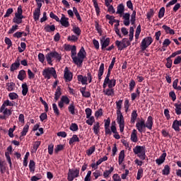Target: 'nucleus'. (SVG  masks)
I'll use <instances>...</instances> for the list:
<instances>
[{"label":"nucleus","instance_id":"nucleus-1","mask_svg":"<svg viewBox=\"0 0 181 181\" xmlns=\"http://www.w3.org/2000/svg\"><path fill=\"white\" fill-rule=\"evenodd\" d=\"M76 54L78 57L76 56ZM86 54H87V53L86 52L83 47H81L80 51L77 54L76 46H72L71 49V57L74 64H76V66L81 67L83 65V62H84V59H86Z\"/></svg>","mask_w":181,"mask_h":181},{"label":"nucleus","instance_id":"nucleus-2","mask_svg":"<svg viewBox=\"0 0 181 181\" xmlns=\"http://www.w3.org/2000/svg\"><path fill=\"white\" fill-rule=\"evenodd\" d=\"M45 59L48 64L52 65V63H53V60H52V59H56L58 62H60V60H62V54H59L56 51L51 52L45 55Z\"/></svg>","mask_w":181,"mask_h":181},{"label":"nucleus","instance_id":"nucleus-3","mask_svg":"<svg viewBox=\"0 0 181 181\" xmlns=\"http://www.w3.org/2000/svg\"><path fill=\"white\" fill-rule=\"evenodd\" d=\"M134 155H137L138 158L141 160H145L146 155L145 154V147L141 146H136L133 148Z\"/></svg>","mask_w":181,"mask_h":181},{"label":"nucleus","instance_id":"nucleus-4","mask_svg":"<svg viewBox=\"0 0 181 181\" xmlns=\"http://www.w3.org/2000/svg\"><path fill=\"white\" fill-rule=\"evenodd\" d=\"M42 76L45 77V78H47V80H50V77H52V76H53L54 78H57L56 70L53 67L45 69L42 71Z\"/></svg>","mask_w":181,"mask_h":181},{"label":"nucleus","instance_id":"nucleus-5","mask_svg":"<svg viewBox=\"0 0 181 181\" xmlns=\"http://www.w3.org/2000/svg\"><path fill=\"white\" fill-rule=\"evenodd\" d=\"M115 45L117 47L118 50H123L125 47L131 46V42H129L127 38H124L122 41L116 40Z\"/></svg>","mask_w":181,"mask_h":181},{"label":"nucleus","instance_id":"nucleus-6","mask_svg":"<svg viewBox=\"0 0 181 181\" xmlns=\"http://www.w3.org/2000/svg\"><path fill=\"white\" fill-rule=\"evenodd\" d=\"M80 175V170L79 169H75V170H69L68 173V180L69 181H73L74 180V178L78 177Z\"/></svg>","mask_w":181,"mask_h":181},{"label":"nucleus","instance_id":"nucleus-7","mask_svg":"<svg viewBox=\"0 0 181 181\" xmlns=\"http://www.w3.org/2000/svg\"><path fill=\"white\" fill-rule=\"evenodd\" d=\"M153 40H152V37H147L144 38L141 44V50H146L147 47L152 44Z\"/></svg>","mask_w":181,"mask_h":181},{"label":"nucleus","instance_id":"nucleus-8","mask_svg":"<svg viewBox=\"0 0 181 181\" xmlns=\"http://www.w3.org/2000/svg\"><path fill=\"white\" fill-rule=\"evenodd\" d=\"M64 78L66 81H71L73 80V74L69 70L68 67H66L64 69Z\"/></svg>","mask_w":181,"mask_h":181},{"label":"nucleus","instance_id":"nucleus-9","mask_svg":"<svg viewBox=\"0 0 181 181\" xmlns=\"http://www.w3.org/2000/svg\"><path fill=\"white\" fill-rule=\"evenodd\" d=\"M59 22L61 25L64 28H69V26H70V23H69V18H66V16H64V14L62 15V18Z\"/></svg>","mask_w":181,"mask_h":181},{"label":"nucleus","instance_id":"nucleus-10","mask_svg":"<svg viewBox=\"0 0 181 181\" xmlns=\"http://www.w3.org/2000/svg\"><path fill=\"white\" fill-rule=\"evenodd\" d=\"M100 45L102 46V50H104L105 47H107V46L110 45V37L105 39V37H103V39L100 40Z\"/></svg>","mask_w":181,"mask_h":181},{"label":"nucleus","instance_id":"nucleus-11","mask_svg":"<svg viewBox=\"0 0 181 181\" xmlns=\"http://www.w3.org/2000/svg\"><path fill=\"white\" fill-rule=\"evenodd\" d=\"M136 127L140 134H142V132H144V128H146L145 126V122L144 120L137 122L136 124Z\"/></svg>","mask_w":181,"mask_h":181},{"label":"nucleus","instance_id":"nucleus-12","mask_svg":"<svg viewBox=\"0 0 181 181\" xmlns=\"http://www.w3.org/2000/svg\"><path fill=\"white\" fill-rule=\"evenodd\" d=\"M129 18H131V15L129 13H126L123 15V19H124L123 23L124 26H129Z\"/></svg>","mask_w":181,"mask_h":181},{"label":"nucleus","instance_id":"nucleus-13","mask_svg":"<svg viewBox=\"0 0 181 181\" xmlns=\"http://www.w3.org/2000/svg\"><path fill=\"white\" fill-rule=\"evenodd\" d=\"M152 125H153V119L152 118V116H149L145 124V127L148 129H152Z\"/></svg>","mask_w":181,"mask_h":181},{"label":"nucleus","instance_id":"nucleus-14","mask_svg":"<svg viewBox=\"0 0 181 181\" xmlns=\"http://www.w3.org/2000/svg\"><path fill=\"white\" fill-rule=\"evenodd\" d=\"M15 105V103L13 102L9 101V100H6L4 101L3 105L1 107V111L2 112V110H5L6 107H13Z\"/></svg>","mask_w":181,"mask_h":181},{"label":"nucleus","instance_id":"nucleus-15","mask_svg":"<svg viewBox=\"0 0 181 181\" xmlns=\"http://www.w3.org/2000/svg\"><path fill=\"white\" fill-rule=\"evenodd\" d=\"M20 66H21V62H19V60L16 61L11 66V68H10L11 71H15V70H18Z\"/></svg>","mask_w":181,"mask_h":181},{"label":"nucleus","instance_id":"nucleus-16","mask_svg":"<svg viewBox=\"0 0 181 181\" xmlns=\"http://www.w3.org/2000/svg\"><path fill=\"white\" fill-rule=\"evenodd\" d=\"M103 74H104V64L103 63H102L100 64V66L98 70V77L99 81H101V78H103V77H102Z\"/></svg>","mask_w":181,"mask_h":181},{"label":"nucleus","instance_id":"nucleus-17","mask_svg":"<svg viewBox=\"0 0 181 181\" xmlns=\"http://www.w3.org/2000/svg\"><path fill=\"white\" fill-rule=\"evenodd\" d=\"M166 159V153H163L160 157L159 158L156 160V163H158V165H162V163H163V162H165V160Z\"/></svg>","mask_w":181,"mask_h":181},{"label":"nucleus","instance_id":"nucleus-18","mask_svg":"<svg viewBox=\"0 0 181 181\" xmlns=\"http://www.w3.org/2000/svg\"><path fill=\"white\" fill-rule=\"evenodd\" d=\"M0 172L2 174L6 172V163L2 160H0Z\"/></svg>","mask_w":181,"mask_h":181},{"label":"nucleus","instance_id":"nucleus-19","mask_svg":"<svg viewBox=\"0 0 181 181\" xmlns=\"http://www.w3.org/2000/svg\"><path fill=\"white\" fill-rule=\"evenodd\" d=\"M18 80H21V81H23L25 78H26V71L25 70H21L18 75Z\"/></svg>","mask_w":181,"mask_h":181},{"label":"nucleus","instance_id":"nucleus-20","mask_svg":"<svg viewBox=\"0 0 181 181\" xmlns=\"http://www.w3.org/2000/svg\"><path fill=\"white\" fill-rule=\"evenodd\" d=\"M60 95H62V88L60 86H58L54 94L55 101H58V100L60 98Z\"/></svg>","mask_w":181,"mask_h":181},{"label":"nucleus","instance_id":"nucleus-21","mask_svg":"<svg viewBox=\"0 0 181 181\" xmlns=\"http://www.w3.org/2000/svg\"><path fill=\"white\" fill-rule=\"evenodd\" d=\"M44 30L45 32H54V30H56V26L54 25H47L45 28H44Z\"/></svg>","mask_w":181,"mask_h":181},{"label":"nucleus","instance_id":"nucleus-22","mask_svg":"<svg viewBox=\"0 0 181 181\" xmlns=\"http://www.w3.org/2000/svg\"><path fill=\"white\" fill-rule=\"evenodd\" d=\"M136 129H133L131 134V141H132V142H138V136L136 135Z\"/></svg>","mask_w":181,"mask_h":181},{"label":"nucleus","instance_id":"nucleus-23","mask_svg":"<svg viewBox=\"0 0 181 181\" xmlns=\"http://www.w3.org/2000/svg\"><path fill=\"white\" fill-rule=\"evenodd\" d=\"M125 158V151H121L119 154V165H121L122 162H124V159Z\"/></svg>","mask_w":181,"mask_h":181},{"label":"nucleus","instance_id":"nucleus-24","mask_svg":"<svg viewBox=\"0 0 181 181\" xmlns=\"http://www.w3.org/2000/svg\"><path fill=\"white\" fill-rule=\"evenodd\" d=\"M0 112H2L6 117H9V115H12V110L6 107H4V110H2V111H1L0 107Z\"/></svg>","mask_w":181,"mask_h":181},{"label":"nucleus","instance_id":"nucleus-25","mask_svg":"<svg viewBox=\"0 0 181 181\" xmlns=\"http://www.w3.org/2000/svg\"><path fill=\"white\" fill-rule=\"evenodd\" d=\"M172 128H173L175 131H177V132L180 131V127H179V120L175 119L173 122Z\"/></svg>","mask_w":181,"mask_h":181},{"label":"nucleus","instance_id":"nucleus-26","mask_svg":"<svg viewBox=\"0 0 181 181\" xmlns=\"http://www.w3.org/2000/svg\"><path fill=\"white\" fill-rule=\"evenodd\" d=\"M29 131V124H25L23 127V131L21 132V136H20V139H22V136H25L28 132Z\"/></svg>","mask_w":181,"mask_h":181},{"label":"nucleus","instance_id":"nucleus-27","mask_svg":"<svg viewBox=\"0 0 181 181\" xmlns=\"http://www.w3.org/2000/svg\"><path fill=\"white\" fill-rule=\"evenodd\" d=\"M175 107V114H177V115H181V103H175L174 104Z\"/></svg>","mask_w":181,"mask_h":181},{"label":"nucleus","instance_id":"nucleus-28","mask_svg":"<svg viewBox=\"0 0 181 181\" xmlns=\"http://www.w3.org/2000/svg\"><path fill=\"white\" fill-rule=\"evenodd\" d=\"M15 89V83L10 82L6 83V90L8 91H13Z\"/></svg>","mask_w":181,"mask_h":181},{"label":"nucleus","instance_id":"nucleus-29","mask_svg":"<svg viewBox=\"0 0 181 181\" xmlns=\"http://www.w3.org/2000/svg\"><path fill=\"white\" fill-rule=\"evenodd\" d=\"M74 142H80V139H78L76 134H74L72 138L70 139L69 145H73Z\"/></svg>","mask_w":181,"mask_h":181},{"label":"nucleus","instance_id":"nucleus-30","mask_svg":"<svg viewBox=\"0 0 181 181\" xmlns=\"http://www.w3.org/2000/svg\"><path fill=\"white\" fill-rule=\"evenodd\" d=\"M22 89L23 95H26L28 94V91H29V89L28 88V84L26 83L22 84Z\"/></svg>","mask_w":181,"mask_h":181},{"label":"nucleus","instance_id":"nucleus-31","mask_svg":"<svg viewBox=\"0 0 181 181\" xmlns=\"http://www.w3.org/2000/svg\"><path fill=\"white\" fill-rule=\"evenodd\" d=\"M68 110L72 115H74V114H76V106H74V103L70 104L68 107Z\"/></svg>","mask_w":181,"mask_h":181},{"label":"nucleus","instance_id":"nucleus-32","mask_svg":"<svg viewBox=\"0 0 181 181\" xmlns=\"http://www.w3.org/2000/svg\"><path fill=\"white\" fill-rule=\"evenodd\" d=\"M93 132L95 135H98V132H100V123L96 122L93 125Z\"/></svg>","mask_w":181,"mask_h":181},{"label":"nucleus","instance_id":"nucleus-33","mask_svg":"<svg viewBox=\"0 0 181 181\" xmlns=\"http://www.w3.org/2000/svg\"><path fill=\"white\" fill-rule=\"evenodd\" d=\"M124 10L125 7L124 6V4H119L117 6V13H119V15H122V13H124Z\"/></svg>","mask_w":181,"mask_h":181},{"label":"nucleus","instance_id":"nucleus-34","mask_svg":"<svg viewBox=\"0 0 181 181\" xmlns=\"http://www.w3.org/2000/svg\"><path fill=\"white\" fill-rule=\"evenodd\" d=\"M72 32H74V33H75V35H76V36L78 37L80 36V35H81V30H80V28L77 26L73 27Z\"/></svg>","mask_w":181,"mask_h":181},{"label":"nucleus","instance_id":"nucleus-35","mask_svg":"<svg viewBox=\"0 0 181 181\" xmlns=\"http://www.w3.org/2000/svg\"><path fill=\"white\" fill-rule=\"evenodd\" d=\"M136 21V11H134L131 15L130 22L132 25H135V21Z\"/></svg>","mask_w":181,"mask_h":181},{"label":"nucleus","instance_id":"nucleus-36","mask_svg":"<svg viewBox=\"0 0 181 181\" xmlns=\"http://www.w3.org/2000/svg\"><path fill=\"white\" fill-rule=\"evenodd\" d=\"M78 80L81 81L82 84H87V76H83L82 75H78Z\"/></svg>","mask_w":181,"mask_h":181},{"label":"nucleus","instance_id":"nucleus-37","mask_svg":"<svg viewBox=\"0 0 181 181\" xmlns=\"http://www.w3.org/2000/svg\"><path fill=\"white\" fill-rule=\"evenodd\" d=\"M40 17V10H35L33 13V18L35 21H37L39 20V18Z\"/></svg>","mask_w":181,"mask_h":181},{"label":"nucleus","instance_id":"nucleus-38","mask_svg":"<svg viewBox=\"0 0 181 181\" xmlns=\"http://www.w3.org/2000/svg\"><path fill=\"white\" fill-rule=\"evenodd\" d=\"M170 173V167L168 165H165L164 169L163 170V175L168 176Z\"/></svg>","mask_w":181,"mask_h":181},{"label":"nucleus","instance_id":"nucleus-39","mask_svg":"<svg viewBox=\"0 0 181 181\" xmlns=\"http://www.w3.org/2000/svg\"><path fill=\"white\" fill-rule=\"evenodd\" d=\"M136 118H138V113H136V110H134L132 113L131 122L134 124L136 121Z\"/></svg>","mask_w":181,"mask_h":181},{"label":"nucleus","instance_id":"nucleus-40","mask_svg":"<svg viewBox=\"0 0 181 181\" xmlns=\"http://www.w3.org/2000/svg\"><path fill=\"white\" fill-rule=\"evenodd\" d=\"M115 84H116L115 79L110 80L109 78V81H107V86L109 88H112V87H115Z\"/></svg>","mask_w":181,"mask_h":181},{"label":"nucleus","instance_id":"nucleus-41","mask_svg":"<svg viewBox=\"0 0 181 181\" xmlns=\"http://www.w3.org/2000/svg\"><path fill=\"white\" fill-rule=\"evenodd\" d=\"M103 93H105V95H112V94H114V89H112V88H109L106 90H104Z\"/></svg>","mask_w":181,"mask_h":181},{"label":"nucleus","instance_id":"nucleus-42","mask_svg":"<svg viewBox=\"0 0 181 181\" xmlns=\"http://www.w3.org/2000/svg\"><path fill=\"white\" fill-rule=\"evenodd\" d=\"M113 171H114V167H111L109 170H105V171L103 173V176H104V177H108V176L110 175V173H112Z\"/></svg>","mask_w":181,"mask_h":181},{"label":"nucleus","instance_id":"nucleus-43","mask_svg":"<svg viewBox=\"0 0 181 181\" xmlns=\"http://www.w3.org/2000/svg\"><path fill=\"white\" fill-rule=\"evenodd\" d=\"M52 108L54 114L59 117L60 115V112L59 111V108H57V105H56V103L52 104Z\"/></svg>","mask_w":181,"mask_h":181},{"label":"nucleus","instance_id":"nucleus-44","mask_svg":"<svg viewBox=\"0 0 181 181\" xmlns=\"http://www.w3.org/2000/svg\"><path fill=\"white\" fill-rule=\"evenodd\" d=\"M143 175H144V170L142 168L139 169L137 172V176H136L137 180H141V177H142Z\"/></svg>","mask_w":181,"mask_h":181},{"label":"nucleus","instance_id":"nucleus-45","mask_svg":"<svg viewBox=\"0 0 181 181\" xmlns=\"http://www.w3.org/2000/svg\"><path fill=\"white\" fill-rule=\"evenodd\" d=\"M40 101H41L42 104L44 105V107L45 108V112H47L49 111V106L47 105V103L43 100V98L42 97L40 98Z\"/></svg>","mask_w":181,"mask_h":181},{"label":"nucleus","instance_id":"nucleus-46","mask_svg":"<svg viewBox=\"0 0 181 181\" xmlns=\"http://www.w3.org/2000/svg\"><path fill=\"white\" fill-rule=\"evenodd\" d=\"M8 97H9L10 100H17V98H19V95H18L15 93H10L8 94Z\"/></svg>","mask_w":181,"mask_h":181},{"label":"nucleus","instance_id":"nucleus-47","mask_svg":"<svg viewBox=\"0 0 181 181\" xmlns=\"http://www.w3.org/2000/svg\"><path fill=\"white\" fill-rule=\"evenodd\" d=\"M61 101H62L64 104H70V99H69L67 96H62L61 98Z\"/></svg>","mask_w":181,"mask_h":181},{"label":"nucleus","instance_id":"nucleus-48","mask_svg":"<svg viewBox=\"0 0 181 181\" xmlns=\"http://www.w3.org/2000/svg\"><path fill=\"white\" fill-rule=\"evenodd\" d=\"M5 156L6 158L7 162H8L10 168H12V160H11V156H9V152L5 153Z\"/></svg>","mask_w":181,"mask_h":181},{"label":"nucleus","instance_id":"nucleus-49","mask_svg":"<svg viewBox=\"0 0 181 181\" xmlns=\"http://www.w3.org/2000/svg\"><path fill=\"white\" fill-rule=\"evenodd\" d=\"M5 156L6 158L7 162H8L10 168H12V160H11V156H9V152L5 153Z\"/></svg>","mask_w":181,"mask_h":181},{"label":"nucleus","instance_id":"nucleus-50","mask_svg":"<svg viewBox=\"0 0 181 181\" xmlns=\"http://www.w3.org/2000/svg\"><path fill=\"white\" fill-rule=\"evenodd\" d=\"M35 161H33V160H30V164H29L30 172H35Z\"/></svg>","mask_w":181,"mask_h":181},{"label":"nucleus","instance_id":"nucleus-51","mask_svg":"<svg viewBox=\"0 0 181 181\" xmlns=\"http://www.w3.org/2000/svg\"><path fill=\"white\" fill-rule=\"evenodd\" d=\"M95 121V119H94V117L91 116L88 118V119L86 120V124H88V125H93Z\"/></svg>","mask_w":181,"mask_h":181},{"label":"nucleus","instance_id":"nucleus-52","mask_svg":"<svg viewBox=\"0 0 181 181\" xmlns=\"http://www.w3.org/2000/svg\"><path fill=\"white\" fill-rule=\"evenodd\" d=\"M67 40L70 42H77V40H78V37L76 35L69 36Z\"/></svg>","mask_w":181,"mask_h":181},{"label":"nucleus","instance_id":"nucleus-53","mask_svg":"<svg viewBox=\"0 0 181 181\" xmlns=\"http://www.w3.org/2000/svg\"><path fill=\"white\" fill-rule=\"evenodd\" d=\"M165 16V7H162L158 12V18L160 19Z\"/></svg>","mask_w":181,"mask_h":181},{"label":"nucleus","instance_id":"nucleus-54","mask_svg":"<svg viewBox=\"0 0 181 181\" xmlns=\"http://www.w3.org/2000/svg\"><path fill=\"white\" fill-rule=\"evenodd\" d=\"M95 151V146L90 147L88 150L86 151V153H87L88 156L93 155V153H94Z\"/></svg>","mask_w":181,"mask_h":181},{"label":"nucleus","instance_id":"nucleus-55","mask_svg":"<svg viewBox=\"0 0 181 181\" xmlns=\"http://www.w3.org/2000/svg\"><path fill=\"white\" fill-rule=\"evenodd\" d=\"M13 22L19 25V23H22V20L18 16H15V18H13Z\"/></svg>","mask_w":181,"mask_h":181},{"label":"nucleus","instance_id":"nucleus-56","mask_svg":"<svg viewBox=\"0 0 181 181\" xmlns=\"http://www.w3.org/2000/svg\"><path fill=\"white\" fill-rule=\"evenodd\" d=\"M140 34H141V25H138L136 30L135 38L139 39Z\"/></svg>","mask_w":181,"mask_h":181},{"label":"nucleus","instance_id":"nucleus-57","mask_svg":"<svg viewBox=\"0 0 181 181\" xmlns=\"http://www.w3.org/2000/svg\"><path fill=\"white\" fill-rule=\"evenodd\" d=\"M117 122H118L119 125L124 124V116L123 115H120V116L117 117Z\"/></svg>","mask_w":181,"mask_h":181},{"label":"nucleus","instance_id":"nucleus-58","mask_svg":"<svg viewBox=\"0 0 181 181\" xmlns=\"http://www.w3.org/2000/svg\"><path fill=\"white\" fill-rule=\"evenodd\" d=\"M85 112H86V118H90V117H91V114L93 112V110H91L90 108H86L85 110Z\"/></svg>","mask_w":181,"mask_h":181},{"label":"nucleus","instance_id":"nucleus-59","mask_svg":"<svg viewBox=\"0 0 181 181\" xmlns=\"http://www.w3.org/2000/svg\"><path fill=\"white\" fill-rule=\"evenodd\" d=\"M13 8L7 9L6 13L4 15V18H9V16H11V15L13 13Z\"/></svg>","mask_w":181,"mask_h":181},{"label":"nucleus","instance_id":"nucleus-60","mask_svg":"<svg viewBox=\"0 0 181 181\" xmlns=\"http://www.w3.org/2000/svg\"><path fill=\"white\" fill-rule=\"evenodd\" d=\"M45 54H43V53H40L38 54V60L40 63H45Z\"/></svg>","mask_w":181,"mask_h":181},{"label":"nucleus","instance_id":"nucleus-61","mask_svg":"<svg viewBox=\"0 0 181 181\" xmlns=\"http://www.w3.org/2000/svg\"><path fill=\"white\" fill-rule=\"evenodd\" d=\"M165 66L167 69H170V67H172V59L170 57L167 58V63Z\"/></svg>","mask_w":181,"mask_h":181},{"label":"nucleus","instance_id":"nucleus-62","mask_svg":"<svg viewBox=\"0 0 181 181\" xmlns=\"http://www.w3.org/2000/svg\"><path fill=\"white\" fill-rule=\"evenodd\" d=\"M111 132H113V134H117V127H115V122H112V126H111Z\"/></svg>","mask_w":181,"mask_h":181},{"label":"nucleus","instance_id":"nucleus-63","mask_svg":"<svg viewBox=\"0 0 181 181\" xmlns=\"http://www.w3.org/2000/svg\"><path fill=\"white\" fill-rule=\"evenodd\" d=\"M5 43L8 45L7 49H9L12 46V41L8 37L5 38Z\"/></svg>","mask_w":181,"mask_h":181},{"label":"nucleus","instance_id":"nucleus-64","mask_svg":"<svg viewBox=\"0 0 181 181\" xmlns=\"http://www.w3.org/2000/svg\"><path fill=\"white\" fill-rule=\"evenodd\" d=\"M135 88V81L132 80L129 83V90L132 91Z\"/></svg>","mask_w":181,"mask_h":181}]
</instances>
